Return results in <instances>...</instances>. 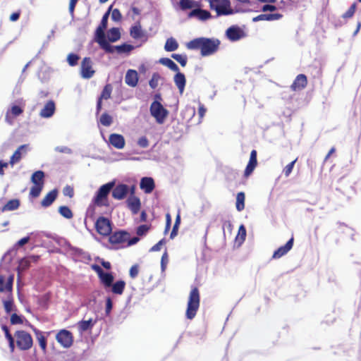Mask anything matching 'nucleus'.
Masks as SVG:
<instances>
[{"instance_id": "4d7b16f0", "label": "nucleus", "mask_w": 361, "mask_h": 361, "mask_svg": "<svg viewBox=\"0 0 361 361\" xmlns=\"http://www.w3.org/2000/svg\"><path fill=\"white\" fill-rule=\"evenodd\" d=\"M283 15L281 13H265V20L273 21L282 18Z\"/></svg>"}, {"instance_id": "f3484780", "label": "nucleus", "mask_w": 361, "mask_h": 361, "mask_svg": "<svg viewBox=\"0 0 361 361\" xmlns=\"http://www.w3.org/2000/svg\"><path fill=\"white\" fill-rule=\"evenodd\" d=\"M23 112V109L22 107L18 105H13L10 110L7 111L5 116V121L11 125L13 123V118L22 114Z\"/></svg>"}, {"instance_id": "2eb2a0df", "label": "nucleus", "mask_w": 361, "mask_h": 361, "mask_svg": "<svg viewBox=\"0 0 361 361\" xmlns=\"http://www.w3.org/2000/svg\"><path fill=\"white\" fill-rule=\"evenodd\" d=\"M257 152L255 149L251 151L249 161L244 171L245 177L250 176L257 166Z\"/></svg>"}, {"instance_id": "f257e3e1", "label": "nucleus", "mask_w": 361, "mask_h": 361, "mask_svg": "<svg viewBox=\"0 0 361 361\" xmlns=\"http://www.w3.org/2000/svg\"><path fill=\"white\" fill-rule=\"evenodd\" d=\"M221 42L216 38L198 37L186 44V47L190 50H200L202 56H211L219 49Z\"/></svg>"}, {"instance_id": "9b49d317", "label": "nucleus", "mask_w": 361, "mask_h": 361, "mask_svg": "<svg viewBox=\"0 0 361 361\" xmlns=\"http://www.w3.org/2000/svg\"><path fill=\"white\" fill-rule=\"evenodd\" d=\"M95 71L92 68V61L90 57H85L81 63L80 75L85 79L91 78Z\"/></svg>"}, {"instance_id": "79ce46f5", "label": "nucleus", "mask_w": 361, "mask_h": 361, "mask_svg": "<svg viewBox=\"0 0 361 361\" xmlns=\"http://www.w3.org/2000/svg\"><path fill=\"white\" fill-rule=\"evenodd\" d=\"M99 123L104 126H109L113 123V118L108 113H103L99 118Z\"/></svg>"}, {"instance_id": "69168bd1", "label": "nucleus", "mask_w": 361, "mask_h": 361, "mask_svg": "<svg viewBox=\"0 0 361 361\" xmlns=\"http://www.w3.org/2000/svg\"><path fill=\"white\" fill-rule=\"evenodd\" d=\"M168 261H169V259H168V254H167V252L166 251L162 257H161V270L164 271L166 268V264L168 263Z\"/></svg>"}, {"instance_id": "052dcab7", "label": "nucleus", "mask_w": 361, "mask_h": 361, "mask_svg": "<svg viewBox=\"0 0 361 361\" xmlns=\"http://www.w3.org/2000/svg\"><path fill=\"white\" fill-rule=\"evenodd\" d=\"M149 226L146 224L140 225L137 228L136 233L137 235L142 236L143 235H145L149 231Z\"/></svg>"}, {"instance_id": "f03ea898", "label": "nucleus", "mask_w": 361, "mask_h": 361, "mask_svg": "<svg viewBox=\"0 0 361 361\" xmlns=\"http://www.w3.org/2000/svg\"><path fill=\"white\" fill-rule=\"evenodd\" d=\"M200 302V295L199 289L193 287L190 293L185 312L186 317L188 319H192L199 309Z\"/></svg>"}, {"instance_id": "bb28decb", "label": "nucleus", "mask_w": 361, "mask_h": 361, "mask_svg": "<svg viewBox=\"0 0 361 361\" xmlns=\"http://www.w3.org/2000/svg\"><path fill=\"white\" fill-rule=\"evenodd\" d=\"M58 195L57 190L54 189L49 192L42 199L41 204L44 207L50 206L56 199Z\"/></svg>"}, {"instance_id": "5701e85b", "label": "nucleus", "mask_w": 361, "mask_h": 361, "mask_svg": "<svg viewBox=\"0 0 361 361\" xmlns=\"http://www.w3.org/2000/svg\"><path fill=\"white\" fill-rule=\"evenodd\" d=\"M196 17L200 20H207L212 18L211 13L201 8L193 9L188 13V18Z\"/></svg>"}, {"instance_id": "39448f33", "label": "nucleus", "mask_w": 361, "mask_h": 361, "mask_svg": "<svg viewBox=\"0 0 361 361\" xmlns=\"http://www.w3.org/2000/svg\"><path fill=\"white\" fill-rule=\"evenodd\" d=\"M114 185L115 183L112 181L102 185L94 198V202L98 206L106 205L108 195L114 187Z\"/></svg>"}, {"instance_id": "680f3d73", "label": "nucleus", "mask_w": 361, "mask_h": 361, "mask_svg": "<svg viewBox=\"0 0 361 361\" xmlns=\"http://www.w3.org/2000/svg\"><path fill=\"white\" fill-rule=\"evenodd\" d=\"M139 273V266L137 264L133 265L129 271L130 278L135 279Z\"/></svg>"}, {"instance_id": "4468645a", "label": "nucleus", "mask_w": 361, "mask_h": 361, "mask_svg": "<svg viewBox=\"0 0 361 361\" xmlns=\"http://www.w3.org/2000/svg\"><path fill=\"white\" fill-rule=\"evenodd\" d=\"M307 85V78L305 74H299L296 76L290 85L292 91H300L305 89Z\"/></svg>"}, {"instance_id": "09e8293b", "label": "nucleus", "mask_w": 361, "mask_h": 361, "mask_svg": "<svg viewBox=\"0 0 361 361\" xmlns=\"http://www.w3.org/2000/svg\"><path fill=\"white\" fill-rule=\"evenodd\" d=\"M112 9V6H110L108 11L104 14L100 25L98 26L99 28L106 30L107 27L108 18L109 16V13L111 10Z\"/></svg>"}, {"instance_id": "6e6d98bb", "label": "nucleus", "mask_w": 361, "mask_h": 361, "mask_svg": "<svg viewBox=\"0 0 361 361\" xmlns=\"http://www.w3.org/2000/svg\"><path fill=\"white\" fill-rule=\"evenodd\" d=\"M246 237V229L243 225H241L238 228V235L236 237V240H240L241 242H243L245 240Z\"/></svg>"}, {"instance_id": "603ef678", "label": "nucleus", "mask_w": 361, "mask_h": 361, "mask_svg": "<svg viewBox=\"0 0 361 361\" xmlns=\"http://www.w3.org/2000/svg\"><path fill=\"white\" fill-rule=\"evenodd\" d=\"M80 56L75 54L71 53L67 56V61L71 66H75L78 64Z\"/></svg>"}, {"instance_id": "a211bd4d", "label": "nucleus", "mask_w": 361, "mask_h": 361, "mask_svg": "<svg viewBox=\"0 0 361 361\" xmlns=\"http://www.w3.org/2000/svg\"><path fill=\"white\" fill-rule=\"evenodd\" d=\"M109 140L110 144L115 148L121 149L125 147L126 141L122 135L112 133L109 135Z\"/></svg>"}, {"instance_id": "393cba45", "label": "nucleus", "mask_w": 361, "mask_h": 361, "mask_svg": "<svg viewBox=\"0 0 361 361\" xmlns=\"http://www.w3.org/2000/svg\"><path fill=\"white\" fill-rule=\"evenodd\" d=\"M55 103L52 100H49L46 103L44 108L41 110L39 115L42 118H49L55 112Z\"/></svg>"}, {"instance_id": "ddd939ff", "label": "nucleus", "mask_w": 361, "mask_h": 361, "mask_svg": "<svg viewBox=\"0 0 361 361\" xmlns=\"http://www.w3.org/2000/svg\"><path fill=\"white\" fill-rule=\"evenodd\" d=\"M129 193V186L120 183L112 188V197L118 200H123Z\"/></svg>"}, {"instance_id": "423d86ee", "label": "nucleus", "mask_w": 361, "mask_h": 361, "mask_svg": "<svg viewBox=\"0 0 361 361\" xmlns=\"http://www.w3.org/2000/svg\"><path fill=\"white\" fill-rule=\"evenodd\" d=\"M151 115L155 118L159 123H162L167 116V111L159 102L154 101L150 106Z\"/></svg>"}, {"instance_id": "473e14b6", "label": "nucleus", "mask_w": 361, "mask_h": 361, "mask_svg": "<svg viewBox=\"0 0 361 361\" xmlns=\"http://www.w3.org/2000/svg\"><path fill=\"white\" fill-rule=\"evenodd\" d=\"M1 329L4 332L6 338L8 340V346L11 352H13L15 350L14 336H12V334L10 333L8 326L6 325H2Z\"/></svg>"}, {"instance_id": "c756f323", "label": "nucleus", "mask_w": 361, "mask_h": 361, "mask_svg": "<svg viewBox=\"0 0 361 361\" xmlns=\"http://www.w3.org/2000/svg\"><path fill=\"white\" fill-rule=\"evenodd\" d=\"M97 320L89 319L87 320H81L78 323V328L80 332L82 333L87 330H90L96 324Z\"/></svg>"}, {"instance_id": "37998d69", "label": "nucleus", "mask_w": 361, "mask_h": 361, "mask_svg": "<svg viewBox=\"0 0 361 361\" xmlns=\"http://www.w3.org/2000/svg\"><path fill=\"white\" fill-rule=\"evenodd\" d=\"M59 214L66 219H70L73 216L71 209L67 206H61L59 208Z\"/></svg>"}, {"instance_id": "6ab92c4d", "label": "nucleus", "mask_w": 361, "mask_h": 361, "mask_svg": "<svg viewBox=\"0 0 361 361\" xmlns=\"http://www.w3.org/2000/svg\"><path fill=\"white\" fill-rule=\"evenodd\" d=\"M226 36L231 41H237L243 37V32L237 26H232L227 29Z\"/></svg>"}, {"instance_id": "4c0bfd02", "label": "nucleus", "mask_w": 361, "mask_h": 361, "mask_svg": "<svg viewBox=\"0 0 361 361\" xmlns=\"http://www.w3.org/2000/svg\"><path fill=\"white\" fill-rule=\"evenodd\" d=\"M178 48V44L174 38L171 37L167 39L164 45V49L166 51H173L176 50Z\"/></svg>"}, {"instance_id": "5fc2aeb1", "label": "nucleus", "mask_w": 361, "mask_h": 361, "mask_svg": "<svg viewBox=\"0 0 361 361\" xmlns=\"http://www.w3.org/2000/svg\"><path fill=\"white\" fill-rule=\"evenodd\" d=\"M297 160H298V158H296L295 160H293V161H291L290 163H289L284 167V169L283 170V173H284L286 177L289 176V175L291 173L294 167V165H295V162L297 161Z\"/></svg>"}, {"instance_id": "4be33fe9", "label": "nucleus", "mask_w": 361, "mask_h": 361, "mask_svg": "<svg viewBox=\"0 0 361 361\" xmlns=\"http://www.w3.org/2000/svg\"><path fill=\"white\" fill-rule=\"evenodd\" d=\"M126 83L132 87H135L138 82V73L135 70L129 69L125 76Z\"/></svg>"}, {"instance_id": "aec40b11", "label": "nucleus", "mask_w": 361, "mask_h": 361, "mask_svg": "<svg viewBox=\"0 0 361 361\" xmlns=\"http://www.w3.org/2000/svg\"><path fill=\"white\" fill-rule=\"evenodd\" d=\"M140 187L145 193H151L155 188L154 181L152 178L144 177L140 180Z\"/></svg>"}, {"instance_id": "58836bf2", "label": "nucleus", "mask_w": 361, "mask_h": 361, "mask_svg": "<svg viewBox=\"0 0 361 361\" xmlns=\"http://www.w3.org/2000/svg\"><path fill=\"white\" fill-rule=\"evenodd\" d=\"M26 145H20L11 156L9 163L11 165L18 162L21 159V152L20 150L26 147Z\"/></svg>"}, {"instance_id": "13d9d810", "label": "nucleus", "mask_w": 361, "mask_h": 361, "mask_svg": "<svg viewBox=\"0 0 361 361\" xmlns=\"http://www.w3.org/2000/svg\"><path fill=\"white\" fill-rule=\"evenodd\" d=\"M30 264V261L28 258H23L22 259L18 265V269L20 271H24L29 268Z\"/></svg>"}, {"instance_id": "e2e57ef3", "label": "nucleus", "mask_w": 361, "mask_h": 361, "mask_svg": "<svg viewBox=\"0 0 361 361\" xmlns=\"http://www.w3.org/2000/svg\"><path fill=\"white\" fill-rule=\"evenodd\" d=\"M11 324H23V319L21 317L18 316L17 314L13 313L11 316Z\"/></svg>"}, {"instance_id": "7c9ffc66", "label": "nucleus", "mask_w": 361, "mask_h": 361, "mask_svg": "<svg viewBox=\"0 0 361 361\" xmlns=\"http://www.w3.org/2000/svg\"><path fill=\"white\" fill-rule=\"evenodd\" d=\"M20 202L18 199H12L8 201L1 209V212L14 211L19 208Z\"/></svg>"}, {"instance_id": "20e7f679", "label": "nucleus", "mask_w": 361, "mask_h": 361, "mask_svg": "<svg viewBox=\"0 0 361 361\" xmlns=\"http://www.w3.org/2000/svg\"><path fill=\"white\" fill-rule=\"evenodd\" d=\"M211 10L216 13L217 16H228L234 13L230 0H207Z\"/></svg>"}, {"instance_id": "f8f14e48", "label": "nucleus", "mask_w": 361, "mask_h": 361, "mask_svg": "<svg viewBox=\"0 0 361 361\" xmlns=\"http://www.w3.org/2000/svg\"><path fill=\"white\" fill-rule=\"evenodd\" d=\"M130 234L124 231H119L109 235V241L112 245H121L127 242Z\"/></svg>"}, {"instance_id": "e433bc0d", "label": "nucleus", "mask_w": 361, "mask_h": 361, "mask_svg": "<svg viewBox=\"0 0 361 361\" xmlns=\"http://www.w3.org/2000/svg\"><path fill=\"white\" fill-rule=\"evenodd\" d=\"M159 62L162 65L166 66V67H168L169 69H171V71H173L174 72L179 71V68L176 65V63L169 58H161L159 60Z\"/></svg>"}, {"instance_id": "8fccbe9b", "label": "nucleus", "mask_w": 361, "mask_h": 361, "mask_svg": "<svg viewBox=\"0 0 361 361\" xmlns=\"http://www.w3.org/2000/svg\"><path fill=\"white\" fill-rule=\"evenodd\" d=\"M43 185L42 184L34 185L30 189V195L35 198L39 197Z\"/></svg>"}, {"instance_id": "72a5a7b5", "label": "nucleus", "mask_w": 361, "mask_h": 361, "mask_svg": "<svg viewBox=\"0 0 361 361\" xmlns=\"http://www.w3.org/2000/svg\"><path fill=\"white\" fill-rule=\"evenodd\" d=\"M44 173L42 171H37L32 175L31 181L34 185L42 184L44 186Z\"/></svg>"}, {"instance_id": "6e6552de", "label": "nucleus", "mask_w": 361, "mask_h": 361, "mask_svg": "<svg viewBox=\"0 0 361 361\" xmlns=\"http://www.w3.org/2000/svg\"><path fill=\"white\" fill-rule=\"evenodd\" d=\"M104 29L97 27L95 32V40L100 47L106 53H114V47L106 40Z\"/></svg>"}, {"instance_id": "ea45409f", "label": "nucleus", "mask_w": 361, "mask_h": 361, "mask_svg": "<svg viewBox=\"0 0 361 361\" xmlns=\"http://www.w3.org/2000/svg\"><path fill=\"white\" fill-rule=\"evenodd\" d=\"M113 47H114V52L115 51H116L118 54L129 53L134 49V47L133 45L127 44H123L121 45L113 46Z\"/></svg>"}, {"instance_id": "0eeeda50", "label": "nucleus", "mask_w": 361, "mask_h": 361, "mask_svg": "<svg viewBox=\"0 0 361 361\" xmlns=\"http://www.w3.org/2000/svg\"><path fill=\"white\" fill-rule=\"evenodd\" d=\"M56 340L63 348H70L73 343V334L66 329L60 330L56 335Z\"/></svg>"}, {"instance_id": "f704fd0d", "label": "nucleus", "mask_w": 361, "mask_h": 361, "mask_svg": "<svg viewBox=\"0 0 361 361\" xmlns=\"http://www.w3.org/2000/svg\"><path fill=\"white\" fill-rule=\"evenodd\" d=\"M245 195L244 192H239L236 195L235 207L238 212H241L245 209Z\"/></svg>"}, {"instance_id": "a18cd8bd", "label": "nucleus", "mask_w": 361, "mask_h": 361, "mask_svg": "<svg viewBox=\"0 0 361 361\" xmlns=\"http://www.w3.org/2000/svg\"><path fill=\"white\" fill-rule=\"evenodd\" d=\"M180 224V212H178L176 217L175 224L173 226V229H172V231L170 235V238L171 239H173V238H175L177 235Z\"/></svg>"}, {"instance_id": "dca6fc26", "label": "nucleus", "mask_w": 361, "mask_h": 361, "mask_svg": "<svg viewBox=\"0 0 361 361\" xmlns=\"http://www.w3.org/2000/svg\"><path fill=\"white\" fill-rule=\"evenodd\" d=\"M294 242V238L292 236L290 239L283 246L279 247L276 250L274 251L272 258L279 259L283 255H286L293 247Z\"/></svg>"}, {"instance_id": "0e129e2a", "label": "nucleus", "mask_w": 361, "mask_h": 361, "mask_svg": "<svg viewBox=\"0 0 361 361\" xmlns=\"http://www.w3.org/2000/svg\"><path fill=\"white\" fill-rule=\"evenodd\" d=\"M63 193L65 196L73 197L74 195L73 188L71 185H66L63 190Z\"/></svg>"}, {"instance_id": "1a4fd4ad", "label": "nucleus", "mask_w": 361, "mask_h": 361, "mask_svg": "<svg viewBox=\"0 0 361 361\" xmlns=\"http://www.w3.org/2000/svg\"><path fill=\"white\" fill-rule=\"evenodd\" d=\"M92 269L97 274L98 277L105 288H108L114 281V276L111 273H106L97 264H94L92 267Z\"/></svg>"}, {"instance_id": "b1692460", "label": "nucleus", "mask_w": 361, "mask_h": 361, "mask_svg": "<svg viewBox=\"0 0 361 361\" xmlns=\"http://www.w3.org/2000/svg\"><path fill=\"white\" fill-rule=\"evenodd\" d=\"M13 276H11L6 281L5 276L0 275V293L9 292L11 295Z\"/></svg>"}, {"instance_id": "c85d7f7f", "label": "nucleus", "mask_w": 361, "mask_h": 361, "mask_svg": "<svg viewBox=\"0 0 361 361\" xmlns=\"http://www.w3.org/2000/svg\"><path fill=\"white\" fill-rule=\"evenodd\" d=\"M177 73L174 76V82L176 85L177 86L179 92L182 94L184 91L185 86V75L182 73H180L179 71L176 72Z\"/></svg>"}, {"instance_id": "de8ad7c7", "label": "nucleus", "mask_w": 361, "mask_h": 361, "mask_svg": "<svg viewBox=\"0 0 361 361\" xmlns=\"http://www.w3.org/2000/svg\"><path fill=\"white\" fill-rule=\"evenodd\" d=\"M171 57L178 62L181 66L185 67L187 64L188 58L186 55L172 54Z\"/></svg>"}, {"instance_id": "9d476101", "label": "nucleus", "mask_w": 361, "mask_h": 361, "mask_svg": "<svg viewBox=\"0 0 361 361\" xmlns=\"http://www.w3.org/2000/svg\"><path fill=\"white\" fill-rule=\"evenodd\" d=\"M95 228L97 231L102 235H109L111 233V225L110 221L103 216L99 217L96 223Z\"/></svg>"}, {"instance_id": "7ed1b4c3", "label": "nucleus", "mask_w": 361, "mask_h": 361, "mask_svg": "<svg viewBox=\"0 0 361 361\" xmlns=\"http://www.w3.org/2000/svg\"><path fill=\"white\" fill-rule=\"evenodd\" d=\"M14 345L20 350H30L33 345L32 336L25 330L16 331L14 334Z\"/></svg>"}, {"instance_id": "a878e982", "label": "nucleus", "mask_w": 361, "mask_h": 361, "mask_svg": "<svg viewBox=\"0 0 361 361\" xmlns=\"http://www.w3.org/2000/svg\"><path fill=\"white\" fill-rule=\"evenodd\" d=\"M33 332L35 335L36 339L40 346V348L43 351V353L47 352V337L44 336V332L41 331L40 330L34 328Z\"/></svg>"}, {"instance_id": "864d4df0", "label": "nucleus", "mask_w": 361, "mask_h": 361, "mask_svg": "<svg viewBox=\"0 0 361 361\" xmlns=\"http://www.w3.org/2000/svg\"><path fill=\"white\" fill-rule=\"evenodd\" d=\"M160 79V75L158 73H153L151 80L149 82V85L152 89H155L158 86V82Z\"/></svg>"}, {"instance_id": "2f4dec72", "label": "nucleus", "mask_w": 361, "mask_h": 361, "mask_svg": "<svg viewBox=\"0 0 361 361\" xmlns=\"http://www.w3.org/2000/svg\"><path fill=\"white\" fill-rule=\"evenodd\" d=\"M130 36L135 39H142L145 36L144 31L142 30L140 23L132 26L130 30Z\"/></svg>"}, {"instance_id": "c9c22d12", "label": "nucleus", "mask_w": 361, "mask_h": 361, "mask_svg": "<svg viewBox=\"0 0 361 361\" xmlns=\"http://www.w3.org/2000/svg\"><path fill=\"white\" fill-rule=\"evenodd\" d=\"M107 36L109 42H114L121 38V32L117 27L111 28L108 32Z\"/></svg>"}, {"instance_id": "cd10ccee", "label": "nucleus", "mask_w": 361, "mask_h": 361, "mask_svg": "<svg viewBox=\"0 0 361 361\" xmlns=\"http://www.w3.org/2000/svg\"><path fill=\"white\" fill-rule=\"evenodd\" d=\"M126 282L123 280L116 281L113 283L111 282V285L109 288H111V291L115 295H122L126 288Z\"/></svg>"}, {"instance_id": "338daca9", "label": "nucleus", "mask_w": 361, "mask_h": 361, "mask_svg": "<svg viewBox=\"0 0 361 361\" xmlns=\"http://www.w3.org/2000/svg\"><path fill=\"white\" fill-rule=\"evenodd\" d=\"M137 145L142 148H146L149 145V141L145 136H142L139 138L137 141Z\"/></svg>"}, {"instance_id": "412c9836", "label": "nucleus", "mask_w": 361, "mask_h": 361, "mask_svg": "<svg viewBox=\"0 0 361 361\" xmlns=\"http://www.w3.org/2000/svg\"><path fill=\"white\" fill-rule=\"evenodd\" d=\"M128 207L133 214H136L139 212L141 207V202L139 197L136 196H130L126 201Z\"/></svg>"}, {"instance_id": "774afa93", "label": "nucleus", "mask_w": 361, "mask_h": 361, "mask_svg": "<svg viewBox=\"0 0 361 361\" xmlns=\"http://www.w3.org/2000/svg\"><path fill=\"white\" fill-rule=\"evenodd\" d=\"M20 15H21V10L19 9L17 11L13 12L10 15L9 20L11 22H16V21L18 20Z\"/></svg>"}, {"instance_id": "c03bdc74", "label": "nucleus", "mask_w": 361, "mask_h": 361, "mask_svg": "<svg viewBox=\"0 0 361 361\" xmlns=\"http://www.w3.org/2000/svg\"><path fill=\"white\" fill-rule=\"evenodd\" d=\"M195 6V1L193 0H180L179 1V6L183 11L190 9Z\"/></svg>"}, {"instance_id": "3c124183", "label": "nucleus", "mask_w": 361, "mask_h": 361, "mask_svg": "<svg viewBox=\"0 0 361 361\" xmlns=\"http://www.w3.org/2000/svg\"><path fill=\"white\" fill-rule=\"evenodd\" d=\"M356 8H357V4H356V3H353L350 6V8L348 9V11L342 15V18L344 19H348V18H352L355 13Z\"/></svg>"}, {"instance_id": "bf43d9fd", "label": "nucleus", "mask_w": 361, "mask_h": 361, "mask_svg": "<svg viewBox=\"0 0 361 361\" xmlns=\"http://www.w3.org/2000/svg\"><path fill=\"white\" fill-rule=\"evenodd\" d=\"M111 11V19L116 22H120L122 19V15L118 8H114Z\"/></svg>"}, {"instance_id": "49530a36", "label": "nucleus", "mask_w": 361, "mask_h": 361, "mask_svg": "<svg viewBox=\"0 0 361 361\" xmlns=\"http://www.w3.org/2000/svg\"><path fill=\"white\" fill-rule=\"evenodd\" d=\"M3 304L4 310L7 314H9L13 310L14 304L11 295L9 296L7 300H4Z\"/></svg>"}, {"instance_id": "a19ab883", "label": "nucleus", "mask_w": 361, "mask_h": 361, "mask_svg": "<svg viewBox=\"0 0 361 361\" xmlns=\"http://www.w3.org/2000/svg\"><path fill=\"white\" fill-rule=\"evenodd\" d=\"M112 90H113L112 85L111 84H106L104 87L99 99H100L102 100V99H106V100L109 99V98H111Z\"/></svg>"}]
</instances>
